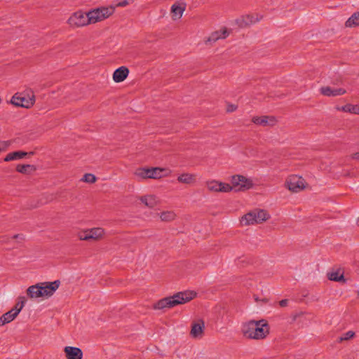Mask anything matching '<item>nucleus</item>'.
<instances>
[{"label":"nucleus","mask_w":359,"mask_h":359,"mask_svg":"<svg viewBox=\"0 0 359 359\" xmlns=\"http://www.w3.org/2000/svg\"><path fill=\"white\" fill-rule=\"evenodd\" d=\"M241 332L248 339H263L269 334V326L266 320H250L243 324Z\"/></svg>","instance_id":"obj_1"},{"label":"nucleus","mask_w":359,"mask_h":359,"mask_svg":"<svg viewBox=\"0 0 359 359\" xmlns=\"http://www.w3.org/2000/svg\"><path fill=\"white\" fill-rule=\"evenodd\" d=\"M196 296L194 291L187 290L180 292L172 296L163 298L158 301L154 305L155 309H170L179 304H183L190 302Z\"/></svg>","instance_id":"obj_2"},{"label":"nucleus","mask_w":359,"mask_h":359,"mask_svg":"<svg viewBox=\"0 0 359 359\" xmlns=\"http://www.w3.org/2000/svg\"><path fill=\"white\" fill-rule=\"evenodd\" d=\"M60 280L43 282L28 287L27 292L31 298L50 297L60 285Z\"/></svg>","instance_id":"obj_3"},{"label":"nucleus","mask_w":359,"mask_h":359,"mask_svg":"<svg viewBox=\"0 0 359 359\" xmlns=\"http://www.w3.org/2000/svg\"><path fill=\"white\" fill-rule=\"evenodd\" d=\"M269 218L270 215L267 211L262 209H255L241 217L240 222L242 226H249L261 224Z\"/></svg>","instance_id":"obj_4"},{"label":"nucleus","mask_w":359,"mask_h":359,"mask_svg":"<svg viewBox=\"0 0 359 359\" xmlns=\"http://www.w3.org/2000/svg\"><path fill=\"white\" fill-rule=\"evenodd\" d=\"M114 11L115 6L101 7L88 11L90 24H95L108 18Z\"/></svg>","instance_id":"obj_5"},{"label":"nucleus","mask_w":359,"mask_h":359,"mask_svg":"<svg viewBox=\"0 0 359 359\" xmlns=\"http://www.w3.org/2000/svg\"><path fill=\"white\" fill-rule=\"evenodd\" d=\"M253 182L250 178L243 175H233L231 179V191H243L250 189L252 187Z\"/></svg>","instance_id":"obj_6"},{"label":"nucleus","mask_w":359,"mask_h":359,"mask_svg":"<svg viewBox=\"0 0 359 359\" xmlns=\"http://www.w3.org/2000/svg\"><path fill=\"white\" fill-rule=\"evenodd\" d=\"M165 169L161 168H137L135 172V176L138 180H144V179H159L162 175V172L164 171Z\"/></svg>","instance_id":"obj_7"},{"label":"nucleus","mask_w":359,"mask_h":359,"mask_svg":"<svg viewBox=\"0 0 359 359\" xmlns=\"http://www.w3.org/2000/svg\"><path fill=\"white\" fill-rule=\"evenodd\" d=\"M88 19V13L78 11L70 15L67 20V23L73 28L81 27L90 25Z\"/></svg>","instance_id":"obj_8"},{"label":"nucleus","mask_w":359,"mask_h":359,"mask_svg":"<svg viewBox=\"0 0 359 359\" xmlns=\"http://www.w3.org/2000/svg\"><path fill=\"white\" fill-rule=\"evenodd\" d=\"M105 234L104 229L100 227L88 229L79 232L78 236L81 241H98L102 239Z\"/></svg>","instance_id":"obj_9"},{"label":"nucleus","mask_w":359,"mask_h":359,"mask_svg":"<svg viewBox=\"0 0 359 359\" xmlns=\"http://www.w3.org/2000/svg\"><path fill=\"white\" fill-rule=\"evenodd\" d=\"M205 187L210 192L214 193H229L231 191V184L222 182L215 180H210L205 182Z\"/></svg>","instance_id":"obj_10"},{"label":"nucleus","mask_w":359,"mask_h":359,"mask_svg":"<svg viewBox=\"0 0 359 359\" xmlns=\"http://www.w3.org/2000/svg\"><path fill=\"white\" fill-rule=\"evenodd\" d=\"M285 187L292 192H298L305 188L304 180L296 175L289 176L285 183Z\"/></svg>","instance_id":"obj_11"},{"label":"nucleus","mask_w":359,"mask_h":359,"mask_svg":"<svg viewBox=\"0 0 359 359\" xmlns=\"http://www.w3.org/2000/svg\"><path fill=\"white\" fill-rule=\"evenodd\" d=\"M205 323L203 320H198L191 325L190 335L194 339H201L204 334Z\"/></svg>","instance_id":"obj_12"},{"label":"nucleus","mask_w":359,"mask_h":359,"mask_svg":"<svg viewBox=\"0 0 359 359\" xmlns=\"http://www.w3.org/2000/svg\"><path fill=\"white\" fill-rule=\"evenodd\" d=\"M11 102L16 107L30 108L34 104V96L31 98L27 99L24 97H19L15 94L12 97Z\"/></svg>","instance_id":"obj_13"},{"label":"nucleus","mask_w":359,"mask_h":359,"mask_svg":"<svg viewBox=\"0 0 359 359\" xmlns=\"http://www.w3.org/2000/svg\"><path fill=\"white\" fill-rule=\"evenodd\" d=\"M252 121L256 125L262 126H273L277 122L274 116H254Z\"/></svg>","instance_id":"obj_14"},{"label":"nucleus","mask_w":359,"mask_h":359,"mask_svg":"<svg viewBox=\"0 0 359 359\" xmlns=\"http://www.w3.org/2000/svg\"><path fill=\"white\" fill-rule=\"evenodd\" d=\"M320 92L324 96L336 97L345 94L346 90L342 88H332L330 86H323L320 88Z\"/></svg>","instance_id":"obj_15"},{"label":"nucleus","mask_w":359,"mask_h":359,"mask_svg":"<svg viewBox=\"0 0 359 359\" xmlns=\"http://www.w3.org/2000/svg\"><path fill=\"white\" fill-rule=\"evenodd\" d=\"M140 201L149 208H154L160 204V200L155 195H145L139 198Z\"/></svg>","instance_id":"obj_16"},{"label":"nucleus","mask_w":359,"mask_h":359,"mask_svg":"<svg viewBox=\"0 0 359 359\" xmlns=\"http://www.w3.org/2000/svg\"><path fill=\"white\" fill-rule=\"evenodd\" d=\"M229 36V32L226 28L222 30L212 32L210 36L205 40L206 44H212L219 39H226Z\"/></svg>","instance_id":"obj_17"},{"label":"nucleus","mask_w":359,"mask_h":359,"mask_svg":"<svg viewBox=\"0 0 359 359\" xmlns=\"http://www.w3.org/2000/svg\"><path fill=\"white\" fill-rule=\"evenodd\" d=\"M64 351L67 359H82L83 358V352L79 348L66 346Z\"/></svg>","instance_id":"obj_18"},{"label":"nucleus","mask_w":359,"mask_h":359,"mask_svg":"<svg viewBox=\"0 0 359 359\" xmlns=\"http://www.w3.org/2000/svg\"><path fill=\"white\" fill-rule=\"evenodd\" d=\"M129 74V69L125 66L116 69L113 74V80L116 83L123 81Z\"/></svg>","instance_id":"obj_19"},{"label":"nucleus","mask_w":359,"mask_h":359,"mask_svg":"<svg viewBox=\"0 0 359 359\" xmlns=\"http://www.w3.org/2000/svg\"><path fill=\"white\" fill-rule=\"evenodd\" d=\"M177 180L180 183L191 184L196 182V175L192 173L184 172L180 175Z\"/></svg>","instance_id":"obj_20"},{"label":"nucleus","mask_w":359,"mask_h":359,"mask_svg":"<svg viewBox=\"0 0 359 359\" xmlns=\"http://www.w3.org/2000/svg\"><path fill=\"white\" fill-rule=\"evenodd\" d=\"M18 314L13 309L10 310L0 317V325L3 326L11 323L18 316Z\"/></svg>","instance_id":"obj_21"},{"label":"nucleus","mask_w":359,"mask_h":359,"mask_svg":"<svg viewBox=\"0 0 359 359\" xmlns=\"http://www.w3.org/2000/svg\"><path fill=\"white\" fill-rule=\"evenodd\" d=\"M344 26L346 28L359 27V11L353 13L345 22Z\"/></svg>","instance_id":"obj_22"},{"label":"nucleus","mask_w":359,"mask_h":359,"mask_svg":"<svg viewBox=\"0 0 359 359\" xmlns=\"http://www.w3.org/2000/svg\"><path fill=\"white\" fill-rule=\"evenodd\" d=\"M158 216L161 221L163 222H171L177 217V215L173 210L163 211L158 214Z\"/></svg>","instance_id":"obj_23"},{"label":"nucleus","mask_w":359,"mask_h":359,"mask_svg":"<svg viewBox=\"0 0 359 359\" xmlns=\"http://www.w3.org/2000/svg\"><path fill=\"white\" fill-rule=\"evenodd\" d=\"M186 6L185 4L180 5L177 4H175L171 7V12L173 15V20L180 19L184 11H185Z\"/></svg>","instance_id":"obj_24"},{"label":"nucleus","mask_w":359,"mask_h":359,"mask_svg":"<svg viewBox=\"0 0 359 359\" xmlns=\"http://www.w3.org/2000/svg\"><path fill=\"white\" fill-rule=\"evenodd\" d=\"M341 271H331L330 272L327 273V276L330 280L345 283L346 279L344 278V273Z\"/></svg>","instance_id":"obj_25"},{"label":"nucleus","mask_w":359,"mask_h":359,"mask_svg":"<svg viewBox=\"0 0 359 359\" xmlns=\"http://www.w3.org/2000/svg\"><path fill=\"white\" fill-rule=\"evenodd\" d=\"M27 155V152L22 151H17L14 152L9 153L4 158V161H11L17 159H21Z\"/></svg>","instance_id":"obj_26"},{"label":"nucleus","mask_w":359,"mask_h":359,"mask_svg":"<svg viewBox=\"0 0 359 359\" xmlns=\"http://www.w3.org/2000/svg\"><path fill=\"white\" fill-rule=\"evenodd\" d=\"M25 302H26V299H25V297H20L18 298V301L16 303L15 306L12 309H13L18 314H19V313L21 311V310L24 307Z\"/></svg>","instance_id":"obj_27"},{"label":"nucleus","mask_w":359,"mask_h":359,"mask_svg":"<svg viewBox=\"0 0 359 359\" xmlns=\"http://www.w3.org/2000/svg\"><path fill=\"white\" fill-rule=\"evenodd\" d=\"M29 169L34 170V168L32 165L26 164V165H22L19 164L16 167V170L20 173H27L29 172Z\"/></svg>","instance_id":"obj_28"},{"label":"nucleus","mask_w":359,"mask_h":359,"mask_svg":"<svg viewBox=\"0 0 359 359\" xmlns=\"http://www.w3.org/2000/svg\"><path fill=\"white\" fill-rule=\"evenodd\" d=\"M82 181L88 183H94L96 182V177L91 173H86L83 175Z\"/></svg>","instance_id":"obj_29"},{"label":"nucleus","mask_w":359,"mask_h":359,"mask_svg":"<svg viewBox=\"0 0 359 359\" xmlns=\"http://www.w3.org/2000/svg\"><path fill=\"white\" fill-rule=\"evenodd\" d=\"M11 144V141H0V152L6 151Z\"/></svg>","instance_id":"obj_30"},{"label":"nucleus","mask_w":359,"mask_h":359,"mask_svg":"<svg viewBox=\"0 0 359 359\" xmlns=\"http://www.w3.org/2000/svg\"><path fill=\"white\" fill-rule=\"evenodd\" d=\"M352 106H353V104H347L341 107H337V110L351 114L352 113Z\"/></svg>","instance_id":"obj_31"},{"label":"nucleus","mask_w":359,"mask_h":359,"mask_svg":"<svg viewBox=\"0 0 359 359\" xmlns=\"http://www.w3.org/2000/svg\"><path fill=\"white\" fill-rule=\"evenodd\" d=\"M353 336H354V332L352 331H348V332H346L345 334H344L341 337L340 340L341 341L348 340V339L352 338Z\"/></svg>","instance_id":"obj_32"},{"label":"nucleus","mask_w":359,"mask_h":359,"mask_svg":"<svg viewBox=\"0 0 359 359\" xmlns=\"http://www.w3.org/2000/svg\"><path fill=\"white\" fill-rule=\"evenodd\" d=\"M237 109V107L235 104H228L226 107V111L228 112H233L236 111Z\"/></svg>","instance_id":"obj_33"},{"label":"nucleus","mask_w":359,"mask_h":359,"mask_svg":"<svg viewBox=\"0 0 359 359\" xmlns=\"http://www.w3.org/2000/svg\"><path fill=\"white\" fill-rule=\"evenodd\" d=\"M351 114H359V104H353Z\"/></svg>","instance_id":"obj_34"},{"label":"nucleus","mask_w":359,"mask_h":359,"mask_svg":"<svg viewBox=\"0 0 359 359\" xmlns=\"http://www.w3.org/2000/svg\"><path fill=\"white\" fill-rule=\"evenodd\" d=\"M128 0H122L121 1L118 2L116 6L117 7H124V6H126L127 5H128Z\"/></svg>","instance_id":"obj_35"},{"label":"nucleus","mask_w":359,"mask_h":359,"mask_svg":"<svg viewBox=\"0 0 359 359\" xmlns=\"http://www.w3.org/2000/svg\"><path fill=\"white\" fill-rule=\"evenodd\" d=\"M288 304V300L287 299H283L281 301L279 302V305L281 306V307H285Z\"/></svg>","instance_id":"obj_36"},{"label":"nucleus","mask_w":359,"mask_h":359,"mask_svg":"<svg viewBox=\"0 0 359 359\" xmlns=\"http://www.w3.org/2000/svg\"><path fill=\"white\" fill-rule=\"evenodd\" d=\"M13 238H14V239L20 238L21 240H23L24 236L22 234H15L13 236Z\"/></svg>","instance_id":"obj_37"},{"label":"nucleus","mask_w":359,"mask_h":359,"mask_svg":"<svg viewBox=\"0 0 359 359\" xmlns=\"http://www.w3.org/2000/svg\"><path fill=\"white\" fill-rule=\"evenodd\" d=\"M241 267H249V262L245 261H242V264L240 266Z\"/></svg>","instance_id":"obj_38"},{"label":"nucleus","mask_w":359,"mask_h":359,"mask_svg":"<svg viewBox=\"0 0 359 359\" xmlns=\"http://www.w3.org/2000/svg\"><path fill=\"white\" fill-rule=\"evenodd\" d=\"M352 158H353V159H355V160L359 159V151H358V152H356V153H355V154H353L352 155Z\"/></svg>","instance_id":"obj_39"},{"label":"nucleus","mask_w":359,"mask_h":359,"mask_svg":"<svg viewBox=\"0 0 359 359\" xmlns=\"http://www.w3.org/2000/svg\"><path fill=\"white\" fill-rule=\"evenodd\" d=\"M255 300L256 302H259V301H261V302H267V299H259L258 298V297H257V296H255Z\"/></svg>","instance_id":"obj_40"}]
</instances>
